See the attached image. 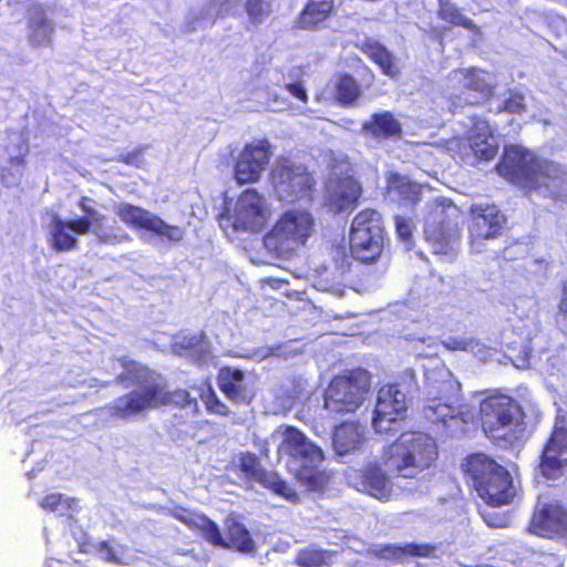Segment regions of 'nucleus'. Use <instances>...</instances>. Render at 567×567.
Masks as SVG:
<instances>
[{
  "label": "nucleus",
  "instance_id": "obj_1",
  "mask_svg": "<svg viewBox=\"0 0 567 567\" xmlns=\"http://www.w3.org/2000/svg\"><path fill=\"white\" fill-rule=\"evenodd\" d=\"M495 168L526 194L537 192L554 199L567 194V169L554 161L538 157L520 144H505Z\"/></svg>",
  "mask_w": 567,
  "mask_h": 567
},
{
  "label": "nucleus",
  "instance_id": "obj_2",
  "mask_svg": "<svg viewBox=\"0 0 567 567\" xmlns=\"http://www.w3.org/2000/svg\"><path fill=\"white\" fill-rule=\"evenodd\" d=\"M526 414L511 395L495 391L480 403L478 420L484 434L503 447H513L526 433Z\"/></svg>",
  "mask_w": 567,
  "mask_h": 567
},
{
  "label": "nucleus",
  "instance_id": "obj_3",
  "mask_svg": "<svg viewBox=\"0 0 567 567\" xmlns=\"http://www.w3.org/2000/svg\"><path fill=\"white\" fill-rule=\"evenodd\" d=\"M90 198L82 196L79 202V208L84 216L63 220L60 217L52 219V230L50 233V246L55 251H70L78 248V239L71 233L76 235H86L93 233L101 244H117L130 239V236L121 226L106 228V216L90 206Z\"/></svg>",
  "mask_w": 567,
  "mask_h": 567
},
{
  "label": "nucleus",
  "instance_id": "obj_4",
  "mask_svg": "<svg viewBox=\"0 0 567 567\" xmlns=\"http://www.w3.org/2000/svg\"><path fill=\"white\" fill-rule=\"evenodd\" d=\"M168 515L214 547L234 549L244 554H251L257 549L250 530L236 518L226 519V537H224L218 524L202 512L177 505L168 509Z\"/></svg>",
  "mask_w": 567,
  "mask_h": 567
},
{
  "label": "nucleus",
  "instance_id": "obj_5",
  "mask_svg": "<svg viewBox=\"0 0 567 567\" xmlns=\"http://www.w3.org/2000/svg\"><path fill=\"white\" fill-rule=\"evenodd\" d=\"M462 468L486 505L502 507L513 503L516 495L513 477L509 471L492 456L483 452L470 454Z\"/></svg>",
  "mask_w": 567,
  "mask_h": 567
},
{
  "label": "nucleus",
  "instance_id": "obj_6",
  "mask_svg": "<svg viewBox=\"0 0 567 567\" xmlns=\"http://www.w3.org/2000/svg\"><path fill=\"white\" fill-rule=\"evenodd\" d=\"M161 406L189 408L196 412L198 402L185 389L168 390L164 383L147 382L116 398L107 411L111 416L125 420Z\"/></svg>",
  "mask_w": 567,
  "mask_h": 567
},
{
  "label": "nucleus",
  "instance_id": "obj_7",
  "mask_svg": "<svg viewBox=\"0 0 567 567\" xmlns=\"http://www.w3.org/2000/svg\"><path fill=\"white\" fill-rule=\"evenodd\" d=\"M437 457L435 440L423 432L402 433L382 455L383 463L399 473L409 468L416 472L430 468Z\"/></svg>",
  "mask_w": 567,
  "mask_h": 567
},
{
  "label": "nucleus",
  "instance_id": "obj_8",
  "mask_svg": "<svg viewBox=\"0 0 567 567\" xmlns=\"http://www.w3.org/2000/svg\"><path fill=\"white\" fill-rule=\"evenodd\" d=\"M315 230L316 220L308 209L289 208L279 215L265 243L276 254L291 256L307 245Z\"/></svg>",
  "mask_w": 567,
  "mask_h": 567
},
{
  "label": "nucleus",
  "instance_id": "obj_9",
  "mask_svg": "<svg viewBox=\"0 0 567 567\" xmlns=\"http://www.w3.org/2000/svg\"><path fill=\"white\" fill-rule=\"evenodd\" d=\"M370 390L369 373L362 369L347 370L334 375L323 393V409L331 415L354 413Z\"/></svg>",
  "mask_w": 567,
  "mask_h": 567
},
{
  "label": "nucleus",
  "instance_id": "obj_10",
  "mask_svg": "<svg viewBox=\"0 0 567 567\" xmlns=\"http://www.w3.org/2000/svg\"><path fill=\"white\" fill-rule=\"evenodd\" d=\"M349 239L353 258L365 264L375 261L382 252L384 239L381 214L372 208L360 210L352 220Z\"/></svg>",
  "mask_w": 567,
  "mask_h": 567
},
{
  "label": "nucleus",
  "instance_id": "obj_11",
  "mask_svg": "<svg viewBox=\"0 0 567 567\" xmlns=\"http://www.w3.org/2000/svg\"><path fill=\"white\" fill-rule=\"evenodd\" d=\"M278 196L287 202L312 200L317 182L308 167L287 157L277 159L271 174Z\"/></svg>",
  "mask_w": 567,
  "mask_h": 567
},
{
  "label": "nucleus",
  "instance_id": "obj_12",
  "mask_svg": "<svg viewBox=\"0 0 567 567\" xmlns=\"http://www.w3.org/2000/svg\"><path fill=\"white\" fill-rule=\"evenodd\" d=\"M362 193V185L348 158L334 161L327 183L324 199L327 208L333 214L351 212L358 205Z\"/></svg>",
  "mask_w": 567,
  "mask_h": 567
},
{
  "label": "nucleus",
  "instance_id": "obj_13",
  "mask_svg": "<svg viewBox=\"0 0 567 567\" xmlns=\"http://www.w3.org/2000/svg\"><path fill=\"white\" fill-rule=\"evenodd\" d=\"M424 386L426 391L424 416L432 423H446L449 419H453L456 415V409L449 400V394L454 390L451 372L444 367L427 370Z\"/></svg>",
  "mask_w": 567,
  "mask_h": 567
},
{
  "label": "nucleus",
  "instance_id": "obj_14",
  "mask_svg": "<svg viewBox=\"0 0 567 567\" xmlns=\"http://www.w3.org/2000/svg\"><path fill=\"white\" fill-rule=\"evenodd\" d=\"M405 393L398 384H388L380 389L374 409L373 427L379 433L400 431V422L405 420Z\"/></svg>",
  "mask_w": 567,
  "mask_h": 567
},
{
  "label": "nucleus",
  "instance_id": "obj_15",
  "mask_svg": "<svg viewBox=\"0 0 567 567\" xmlns=\"http://www.w3.org/2000/svg\"><path fill=\"white\" fill-rule=\"evenodd\" d=\"M270 208L266 198L256 189L248 188L240 193L234 210V228L259 233L270 219Z\"/></svg>",
  "mask_w": 567,
  "mask_h": 567
},
{
  "label": "nucleus",
  "instance_id": "obj_16",
  "mask_svg": "<svg viewBox=\"0 0 567 567\" xmlns=\"http://www.w3.org/2000/svg\"><path fill=\"white\" fill-rule=\"evenodd\" d=\"M238 467L249 480L260 484L264 488L285 498L290 503H298L300 497L277 472L262 467L259 456L254 452H243L239 455Z\"/></svg>",
  "mask_w": 567,
  "mask_h": 567
},
{
  "label": "nucleus",
  "instance_id": "obj_17",
  "mask_svg": "<svg viewBox=\"0 0 567 567\" xmlns=\"http://www.w3.org/2000/svg\"><path fill=\"white\" fill-rule=\"evenodd\" d=\"M451 80L458 82L466 90L462 93L465 95L464 97L456 96L452 102L453 112L460 106L461 102L468 105L481 103L489 96L492 91L493 75L483 70H455L451 73Z\"/></svg>",
  "mask_w": 567,
  "mask_h": 567
},
{
  "label": "nucleus",
  "instance_id": "obj_18",
  "mask_svg": "<svg viewBox=\"0 0 567 567\" xmlns=\"http://www.w3.org/2000/svg\"><path fill=\"white\" fill-rule=\"evenodd\" d=\"M565 452H567V422L561 417L555 423L542 452L539 467L546 478L554 480L560 476L567 460L560 458L559 455Z\"/></svg>",
  "mask_w": 567,
  "mask_h": 567
},
{
  "label": "nucleus",
  "instance_id": "obj_19",
  "mask_svg": "<svg viewBox=\"0 0 567 567\" xmlns=\"http://www.w3.org/2000/svg\"><path fill=\"white\" fill-rule=\"evenodd\" d=\"M529 530L540 537L567 538V509L558 502L542 505L533 513Z\"/></svg>",
  "mask_w": 567,
  "mask_h": 567
},
{
  "label": "nucleus",
  "instance_id": "obj_20",
  "mask_svg": "<svg viewBox=\"0 0 567 567\" xmlns=\"http://www.w3.org/2000/svg\"><path fill=\"white\" fill-rule=\"evenodd\" d=\"M271 144H245L235 165V179L244 185L257 182L270 161Z\"/></svg>",
  "mask_w": 567,
  "mask_h": 567
},
{
  "label": "nucleus",
  "instance_id": "obj_21",
  "mask_svg": "<svg viewBox=\"0 0 567 567\" xmlns=\"http://www.w3.org/2000/svg\"><path fill=\"white\" fill-rule=\"evenodd\" d=\"M351 484L378 499H388L392 493V484L384 470L375 462L361 468L351 470L348 474Z\"/></svg>",
  "mask_w": 567,
  "mask_h": 567
},
{
  "label": "nucleus",
  "instance_id": "obj_22",
  "mask_svg": "<svg viewBox=\"0 0 567 567\" xmlns=\"http://www.w3.org/2000/svg\"><path fill=\"white\" fill-rule=\"evenodd\" d=\"M280 449L288 456V468L305 461L324 460L322 450L292 425L285 426Z\"/></svg>",
  "mask_w": 567,
  "mask_h": 567
},
{
  "label": "nucleus",
  "instance_id": "obj_23",
  "mask_svg": "<svg viewBox=\"0 0 567 567\" xmlns=\"http://www.w3.org/2000/svg\"><path fill=\"white\" fill-rule=\"evenodd\" d=\"M244 0H210L198 10L192 11L185 22L187 32L204 30L214 24L216 19L235 16L241 8Z\"/></svg>",
  "mask_w": 567,
  "mask_h": 567
},
{
  "label": "nucleus",
  "instance_id": "obj_24",
  "mask_svg": "<svg viewBox=\"0 0 567 567\" xmlns=\"http://www.w3.org/2000/svg\"><path fill=\"white\" fill-rule=\"evenodd\" d=\"M217 385L221 393L236 404L250 403L254 392L246 383V373L237 367L224 365L217 372Z\"/></svg>",
  "mask_w": 567,
  "mask_h": 567
},
{
  "label": "nucleus",
  "instance_id": "obj_25",
  "mask_svg": "<svg viewBox=\"0 0 567 567\" xmlns=\"http://www.w3.org/2000/svg\"><path fill=\"white\" fill-rule=\"evenodd\" d=\"M322 461H305L289 467L290 474L307 492L321 493L330 484L331 473L320 468Z\"/></svg>",
  "mask_w": 567,
  "mask_h": 567
},
{
  "label": "nucleus",
  "instance_id": "obj_26",
  "mask_svg": "<svg viewBox=\"0 0 567 567\" xmlns=\"http://www.w3.org/2000/svg\"><path fill=\"white\" fill-rule=\"evenodd\" d=\"M470 213L474 219L478 237L489 239L501 235L506 218L496 205H472Z\"/></svg>",
  "mask_w": 567,
  "mask_h": 567
},
{
  "label": "nucleus",
  "instance_id": "obj_27",
  "mask_svg": "<svg viewBox=\"0 0 567 567\" xmlns=\"http://www.w3.org/2000/svg\"><path fill=\"white\" fill-rule=\"evenodd\" d=\"M54 24L48 18L44 8L33 4L28 11L27 38L33 48L49 47L52 42Z\"/></svg>",
  "mask_w": 567,
  "mask_h": 567
},
{
  "label": "nucleus",
  "instance_id": "obj_28",
  "mask_svg": "<svg viewBox=\"0 0 567 567\" xmlns=\"http://www.w3.org/2000/svg\"><path fill=\"white\" fill-rule=\"evenodd\" d=\"M364 440L359 422L346 421L337 425L332 433V443L337 454L346 455L358 450Z\"/></svg>",
  "mask_w": 567,
  "mask_h": 567
},
{
  "label": "nucleus",
  "instance_id": "obj_29",
  "mask_svg": "<svg viewBox=\"0 0 567 567\" xmlns=\"http://www.w3.org/2000/svg\"><path fill=\"white\" fill-rule=\"evenodd\" d=\"M363 130L373 137L392 138L400 136L402 127L391 112L384 111L373 114L371 120L363 124Z\"/></svg>",
  "mask_w": 567,
  "mask_h": 567
},
{
  "label": "nucleus",
  "instance_id": "obj_30",
  "mask_svg": "<svg viewBox=\"0 0 567 567\" xmlns=\"http://www.w3.org/2000/svg\"><path fill=\"white\" fill-rule=\"evenodd\" d=\"M333 0H309L299 16L298 27L313 29L322 23L332 12Z\"/></svg>",
  "mask_w": 567,
  "mask_h": 567
},
{
  "label": "nucleus",
  "instance_id": "obj_31",
  "mask_svg": "<svg viewBox=\"0 0 567 567\" xmlns=\"http://www.w3.org/2000/svg\"><path fill=\"white\" fill-rule=\"evenodd\" d=\"M120 219L130 227L147 231L155 214L128 203L121 204L116 210Z\"/></svg>",
  "mask_w": 567,
  "mask_h": 567
},
{
  "label": "nucleus",
  "instance_id": "obj_32",
  "mask_svg": "<svg viewBox=\"0 0 567 567\" xmlns=\"http://www.w3.org/2000/svg\"><path fill=\"white\" fill-rule=\"evenodd\" d=\"M267 75L270 82L278 86H284L292 96L302 102L307 101L306 89L299 82V78L302 75L300 68L293 66L288 75L281 74L278 70H269Z\"/></svg>",
  "mask_w": 567,
  "mask_h": 567
},
{
  "label": "nucleus",
  "instance_id": "obj_33",
  "mask_svg": "<svg viewBox=\"0 0 567 567\" xmlns=\"http://www.w3.org/2000/svg\"><path fill=\"white\" fill-rule=\"evenodd\" d=\"M333 556L334 551L308 546L297 551L295 564L299 567H329Z\"/></svg>",
  "mask_w": 567,
  "mask_h": 567
},
{
  "label": "nucleus",
  "instance_id": "obj_34",
  "mask_svg": "<svg viewBox=\"0 0 567 567\" xmlns=\"http://www.w3.org/2000/svg\"><path fill=\"white\" fill-rule=\"evenodd\" d=\"M439 16L442 20L471 31H476L474 22L466 18L457 6L450 0H439Z\"/></svg>",
  "mask_w": 567,
  "mask_h": 567
},
{
  "label": "nucleus",
  "instance_id": "obj_35",
  "mask_svg": "<svg viewBox=\"0 0 567 567\" xmlns=\"http://www.w3.org/2000/svg\"><path fill=\"white\" fill-rule=\"evenodd\" d=\"M465 133L462 140L467 142H488V138H495L499 135L495 134V131L491 128L489 123L478 117H468L465 123Z\"/></svg>",
  "mask_w": 567,
  "mask_h": 567
},
{
  "label": "nucleus",
  "instance_id": "obj_36",
  "mask_svg": "<svg viewBox=\"0 0 567 567\" xmlns=\"http://www.w3.org/2000/svg\"><path fill=\"white\" fill-rule=\"evenodd\" d=\"M331 83L336 92L337 100L342 104L353 102L360 94L357 81L348 74L336 76Z\"/></svg>",
  "mask_w": 567,
  "mask_h": 567
},
{
  "label": "nucleus",
  "instance_id": "obj_37",
  "mask_svg": "<svg viewBox=\"0 0 567 567\" xmlns=\"http://www.w3.org/2000/svg\"><path fill=\"white\" fill-rule=\"evenodd\" d=\"M147 231L171 244L182 241L185 236V230L181 226L169 225L157 215L154 216Z\"/></svg>",
  "mask_w": 567,
  "mask_h": 567
},
{
  "label": "nucleus",
  "instance_id": "obj_38",
  "mask_svg": "<svg viewBox=\"0 0 567 567\" xmlns=\"http://www.w3.org/2000/svg\"><path fill=\"white\" fill-rule=\"evenodd\" d=\"M367 53L381 68L386 75L394 76L398 68L393 61L392 54L380 43L372 42L367 45Z\"/></svg>",
  "mask_w": 567,
  "mask_h": 567
},
{
  "label": "nucleus",
  "instance_id": "obj_39",
  "mask_svg": "<svg viewBox=\"0 0 567 567\" xmlns=\"http://www.w3.org/2000/svg\"><path fill=\"white\" fill-rule=\"evenodd\" d=\"M199 399L209 414L227 417L231 413L228 405L218 398L210 382H207L206 386L200 390Z\"/></svg>",
  "mask_w": 567,
  "mask_h": 567
},
{
  "label": "nucleus",
  "instance_id": "obj_40",
  "mask_svg": "<svg viewBox=\"0 0 567 567\" xmlns=\"http://www.w3.org/2000/svg\"><path fill=\"white\" fill-rule=\"evenodd\" d=\"M246 12L252 23H261L271 12V0H248Z\"/></svg>",
  "mask_w": 567,
  "mask_h": 567
},
{
  "label": "nucleus",
  "instance_id": "obj_41",
  "mask_svg": "<svg viewBox=\"0 0 567 567\" xmlns=\"http://www.w3.org/2000/svg\"><path fill=\"white\" fill-rule=\"evenodd\" d=\"M443 348L450 351H474L480 347L478 340L474 338H462L451 336L441 341Z\"/></svg>",
  "mask_w": 567,
  "mask_h": 567
},
{
  "label": "nucleus",
  "instance_id": "obj_42",
  "mask_svg": "<svg viewBox=\"0 0 567 567\" xmlns=\"http://www.w3.org/2000/svg\"><path fill=\"white\" fill-rule=\"evenodd\" d=\"M436 545L430 543H406L404 544V558L422 557L431 558L436 554Z\"/></svg>",
  "mask_w": 567,
  "mask_h": 567
},
{
  "label": "nucleus",
  "instance_id": "obj_43",
  "mask_svg": "<svg viewBox=\"0 0 567 567\" xmlns=\"http://www.w3.org/2000/svg\"><path fill=\"white\" fill-rule=\"evenodd\" d=\"M467 147L475 155V161L471 162V165L482 161L488 162L498 153V144H467Z\"/></svg>",
  "mask_w": 567,
  "mask_h": 567
},
{
  "label": "nucleus",
  "instance_id": "obj_44",
  "mask_svg": "<svg viewBox=\"0 0 567 567\" xmlns=\"http://www.w3.org/2000/svg\"><path fill=\"white\" fill-rule=\"evenodd\" d=\"M451 227L442 226L436 223H430L424 228V235L429 241L437 244H446L450 236Z\"/></svg>",
  "mask_w": 567,
  "mask_h": 567
},
{
  "label": "nucleus",
  "instance_id": "obj_45",
  "mask_svg": "<svg viewBox=\"0 0 567 567\" xmlns=\"http://www.w3.org/2000/svg\"><path fill=\"white\" fill-rule=\"evenodd\" d=\"M144 151V146H137L131 152L118 154L115 161L128 166L142 167L145 163Z\"/></svg>",
  "mask_w": 567,
  "mask_h": 567
},
{
  "label": "nucleus",
  "instance_id": "obj_46",
  "mask_svg": "<svg viewBox=\"0 0 567 567\" xmlns=\"http://www.w3.org/2000/svg\"><path fill=\"white\" fill-rule=\"evenodd\" d=\"M525 109L524 96L522 94H511L504 102L496 106L497 112L509 114H520Z\"/></svg>",
  "mask_w": 567,
  "mask_h": 567
},
{
  "label": "nucleus",
  "instance_id": "obj_47",
  "mask_svg": "<svg viewBox=\"0 0 567 567\" xmlns=\"http://www.w3.org/2000/svg\"><path fill=\"white\" fill-rule=\"evenodd\" d=\"M96 551L101 554L102 558L115 565H123V559L116 554L114 547L107 540H101L95 546Z\"/></svg>",
  "mask_w": 567,
  "mask_h": 567
},
{
  "label": "nucleus",
  "instance_id": "obj_48",
  "mask_svg": "<svg viewBox=\"0 0 567 567\" xmlns=\"http://www.w3.org/2000/svg\"><path fill=\"white\" fill-rule=\"evenodd\" d=\"M378 555L385 559H391L394 561H401L404 559V544H385L380 546L378 549Z\"/></svg>",
  "mask_w": 567,
  "mask_h": 567
},
{
  "label": "nucleus",
  "instance_id": "obj_49",
  "mask_svg": "<svg viewBox=\"0 0 567 567\" xmlns=\"http://www.w3.org/2000/svg\"><path fill=\"white\" fill-rule=\"evenodd\" d=\"M395 230L402 241L410 243L412 240V226L410 220L402 216L395 217Z\"/></svg>",
  "mask_w": 567,
  "mask_h": 567
},
{
  "label": "nucleus",
  "instance_id": "obj_50",
  "mask_svg": "<svg viewBox=\"0 0 567 567\" xmlns=\"http://www.w3.org/2000/svg\"><path fill=\"white\" fill-rule=\"evenodd\" d=\"M63 502V496L62 494L60 493H52V494H48L45 495L41 502H40V506L45 509V511H49V512H54L59 508V506L62 504Z\"/></svg>",
  "mask_w": 567,
  "mask_h": 567
},
{
  "label": "nucleus",
  "instance_id": "obj_51",
  "mask_svg": "<svg viewBox=\"0 0 567 567\" xmlns=\"http://www.w3.org/2000/svg\"><path fill=\"white\" fill-rule=\"evenodd\" d=\"M200 340L197 336L183 337L181 340L176 341L174 347L176 348L178 353H183L186 351L195 350Z\"/></svg>",
  "mask_w": 567,
  "mask_h": 567
},
{
  "label": "nucleus",
  "instance_id": "obj_52",
  "mask_svg": "<svg viewBox=\"0 0 567 567\" xmlns=\"http://www.w3.org/2000/svg\"><path fill=\"white\" fill-rule=\"evenodd\" d=\"M561 295L557 303L559 319L567 326V278L561 282Z\"/></svg>",
  "mask_w": 567,
  "mask_h": 567
},
{
  "label": "nucleus",
  "instance_id": "obj_53",
  "mask_svg": "<svg viewBox=\"0 0 567 567\" xmlns=\"http://www.w3.org/2000/svg\"><path fill=\"white\" fill-rule=\"evenodd\" d=\"M93 546L91 537L86 533H83L82 539L79 542V551L82 554H89Z\"/></svg>",
  "mask_w": 567,
  "mask_h": 567
},
{
  "label": "nucleus",
  "instance_id": "obj_54",
  "mask_svg": "<svg viewBox=\"0 0 567 567\" xmlns=\"http://www.w3.org/2000/svg\"><path fill=\"white\" fill-rule=\"evenodd\" d=\"M13 173L11 172V168H2L1 169V181L4 184V186L9 187L13 184L12 178Z\"/></svg>",
  "mask_w": 567,
  "mask_h": 567
},
{
  "label": "nucleus",
  "instance_id": "obj_55",
  "mask_svg": "<svg viewBox=\"0 0 567 567\" xmlns=\"http://www.w3.org/2000/svg\"><path fill=\"white\" fill-rule=\"evenodd\" d=\"M9 162L11 166H23L25 164L24 155L11 157Z\"/></svg>",
  "mask_w": 567,
  "mask_h": 567
},
{
  "label": "nucleus",
  "instance_id": "obj_56",
  "mask_svg": "<svg viewBox=\"0 0 567 567\" xmlns=\"http://www.w3.org/2000/svg\"><path fill=\"white\" fill-rule=\"evenodd\" d=\"M18 176H21V173H18ZM12 178H13V182H16V181H18V178H19V177H17V176H14V175H13V177H12Z\"/></svg>",
  "mask_w": 567,
  "mask_h": 567
},
{
  "label": "nucleus",
  "instance_id": "obj_57",
  "mask_svg": "<svg viewBox=\"0 0 567 567\" xmlns=\"http://www.w3.org/2000/svg\"><path fill=\"white\" fill-rule=\"evenodd\" d=\"M566 332H567V327H566Z\"/></svg>",
  "mask_w": 567,
  "mask_h": 567
}]
</instances>
